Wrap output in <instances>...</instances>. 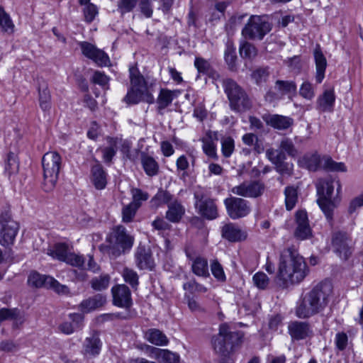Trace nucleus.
Instances as JSON below:
<instances>
[{"label":"nucleus","mask_w":363,"mask_h":363,"mask_svg":"<svg viewBox=\"0 0 363 363\" xmlns=\"http://www.w3.org/2000/svg\"><path fill=\"white\" fill-rule=\"evenodd\" d=\"M308 273L309 269L304 258L296 249L288 247L281 252L276 277L281 288L287 289L300 284Z\"/></svg>","instance_id":"f257e3e1"},{"label":"nucleus","mask_w":363,"mask_h":363,"mask_svg":"<svg viewBox=\"0 0 363 363\" xmlns=\"http://www.w3.org/2000/svg\"><path fill=\"white\" fill-rule=\"evenodd\" d=\"M332 294L330 282H320L298 300L295 309L296 315L306 319L323 312L328 306Z\"/></svg>","instance_id":"f03ea898"},{"label":"nucleus","mask_w":363,"mask_h":363,"mask_svg":"<svg viewBox=\"0 0 363 363\" xmlns=\"http://www.w3.org/2000/svg\"><path fill=\"white\" fill-rule=\"evenodd\" d=\"M135 238L128 233L126 228L120 225L114 227L106 238V245L100 246V250L111 259H116L128 252L133 247Z\"/></svg>","instance_id":"7ed1b4c3"},{"label":"nucleus","mask_w":363,"mask_h":363,"mask_svg":"<svg viewBox=\"0 0 363 363\" xmlns=\"http://www.w3.org/2000/svg\"><path fill=\"white\" fill-rule=\"evenodd\" d=\"M243 334L240 331L232 330L225 323L219 327V333L212 337L211 342L216 353L228 357L239 347Z\"/></svg>","instance_id":"20e7f679"},{"label":"nucleus","mask_w":363,"mask_h":363,"mask_svg":"<svg viewBox=\"0 0 363 363\" xmlns=\"http://www.w3.org/2000/svg\"><path fill=\"white\" fill-rule=\"evenodd\" d=\"M130 88L128 91L124 101L128 104H136L140 101H145L148 104H153L155 98L150 94L147 88L146 82L142 74H140L138 69L130 67L129 69Z\"/></svg>","instance_id":"39448f33"},{"label":"nucleus","mask_w":363,"mask_h":363,"mask_svg":"<svg viewBox=\"0 0 363 363\" xmlns=\"http://www.w3.org/2000/svg\"><path fill=\"white\" fill-rule=\"evenodd\" d=\"M224 91L229 100V105L233 111L241 113L249 110L252 103L247 94L236 82L231 79L223 80Z\"/></svg>","instance_id":"423d86ee"},{"label":"nucleus","mask_w":363,"mask_h":363,"mask_svg":"<svg viewBox=\"0 0 363 363\" xmlns=\"http://www.w3.org/2000/svg\"><path fill=\"white\" fill-rule=\"evenodd\" d=\"M43 186L45 191H51L57 184L62 168V157L55 151L46 152L42 158Z\"/></svg>","instance_id":"0eeeda50"},{"label":"nucleus","mask_w":363,"mask_h":363,"mask_svg":"<svg viewBox=\"0 0 363 363\" xmlns=\"http://www.w3.org/2000/svg\"><path fill=\"white\" fill-rule=\"evenodd\" d=\"M317 193L319 196L318 204L328 220L333 219L334 201L332 195L334 191V181L332 179H320L317 184Z\"/></svg>","instance_id":"6e6552de"},{"label":"nucleus","mask_w":363,"mask_h":363,"mask_svg":"<svg viewBox=\"0 0 363 363\" xmlns=\"http://www.w3.org/2000/svg\"><path fill=\"white\" fill-rule=\"evenodd\" d=\"M272 25L264 16L252 15L242 30V35L250 40H262L270 32Z\"/></svg>","instance_id":"1a4fd4ad"},{"label":"nucleus","mask_w":363,"mask_h":363,"mask_svg":"<svg viewBox=\"0 0 363 363\" xmlns=\"http://www.w3.org/2000/svg\"><path fill=\"white\" fill-rule=\"evenodd\" d=\"M18 229V223L11 218L8 212L2 213L0 217V245L4 247L12 246Z\"/></svg>","instance_id":"9d476101"},{"label":"nucleus","mask_w":363,"mask_h":363,"mask_svg":"<svg viewBox=\"0 0 363 363\" xmlns=\"http://www.w3.org/2000/svg\"><path fill=\"white\" fill-rule=\"evenodd\" d=\"M28 283L29 285L36 288L45 287L52 289L59 294H67L69 293V288L66 285L61 284L50 276L43 275L37 272H33L30 274Z\"/></svg>","instance_id":"9b49d317"},{"label":"nucleus","mask_w":363,"mask_h":363,"mask_svg":"<svg viewBox=\"0 0 363 363\" xmlns=\"http://www.w3.org/2000/svg\"><path fill=\"white\" fill-rule=\"evenodd\" d=\"M227 213L233 220L244 218L251 211L250 203L248 201L238 197H229L224 200Z\"/></svg>","instance_id":"f8f14e48"},{"label":"nucleus","mask_w":363,"mask_h":363,"mask_svg":"<svg viewBox=\"0 0 363 363\" xmlns=\"http://www.w3.org/2000/svg\"><path fill=\"white\" fill-rule=\"evenodd\" d=\"M332 247L340 258L347 259L352 253V240L344 231H336L332 235Z\"/></svg>","instance_id":"ddd939ff"},{"label":"nucleus","mask_w":363,"mask_h":363,"mask_svg":"<svg viewBox=\"0 0 363 363\" xmlns=\"http://www.w3.org/2000/svg\"><path fill=\"white\" fill-rule=\"evenodd\" d=\"M194 198L196 208L201 216L208 220H213L218 216V208L213 199H204L203 195L199 191L194 193Z\"/></svg>","instance_id":"4468645a"},{"label":"nucleus","mask_w":363,"mask_h":363,"mask_svg":"<svg viewBox=\"0 0 363 363\" xmlns=\"http://www.w3.org/2000/svg\"><path fill=\"white\" fill-rule=\"evenodd\" d=\"M135 264L140 270L152 271L155 267L152 253L149 247L140 245L134 254Z\"/></svg>","instance_id":"2eb2a0df"},{"label":"nucleus","mask_w":363,"mask_h":363,"mask_svg":"<svg viewBox=\"0 0 363 363\" xmlns=\"http://www.w3.org/2000/svg\"><path fill=\"white\" fill-rule=\"evenodd\" d=\"M80 48L83 55L94 61L99 66L103 67L109 65L110 60L108 55L91 43L82 42Z\"/></svg>","instance_id":"dca6fc26"},{"label":"nucleus","mask_w":363,"mask_h":363,"mask_svg":"<svg viewBox=\"0 0 363 363\" xmlns=\"http://www.w3.org/2000/svg\"><path fill=\"white\" fill-rule=\"evenodd\" d=\"M264 185L259 182H244L234 186L231 191L234 194L243 197L255 198L260 196L264 191Z\"/></svg>","instance_id":"f3484780"},{"label":"nucleus","mask_w":363,"mask_h":363,"mask_svg":"<svg viewBox=\"0 0 363 363\" xmlns=\"http://www.w3.org/2000/svg\"><path fill=\"white\" fill-rule=\"evenodd\" d=\"M288 330L292 340H301L313 335V330L308 322L292 321L289 323Z\"/></svg>","instance_id":"a211bd4d"},{"label":"nucleus","mask_w":363,"mask_h":363,"mask_svg":"<svg viewBox=\"0 0 363 363\" xmlns=\"http://www.w3.org/2000/svg\"><path fill=\"white\" fill-rule=\"evenodd\" d=\"M114 305L128 308L132 305L131 294L129 288L125 285H118L111 289Z\"/></svg>","instance_id":"6ab92c4d"},{"label":"nucleus","mask_w":363,"mask_h":363,"mask_svg":"<svg viewBox=\"0 0 363 363\" xmlns=\"http://www.w3.org/2000/svg\"><path fill=\"white\" fill-rule=\"evenodd\" d=\"M296 228L294 236L298 240H306L311 235V228L308 223L307 213L305 211H298L296 213Z\"/></svg>","instance_id":"aec40b11"},{"label":"nucleus","mask_w":363,"mask_h":363,"mask_svg":"<svg viewBox=\"0 0 363 363\" xmlns=\"http://www.w3.org/2000/svg\"><path fill=\"white\" fill-rule=\"evenodd\" d=\"M102 342L97 332L94 331L85 338L82 345V353L89 357L98 356L101 350Z\"/></svg>","instance_id":"412c9836"},{"label":"nucleus","mask_w":363,"mask_h":363,"mask_svg":"<svg viewBox=\"0 0 363 363\" xmlns=\"http://www.w3.org/2000/svg\"><path fill=\"white\" fill-rule=\"evenodd\" d=\"M186 255L191 261V271L195 275L205 278L210 276L208 261L206 258L201 256L194 257L187 250L186 251Z\"/></svg>","instance_id":"4be33fe9"},{"label":"nucleus","mask_w":363,"mask_h":363,"mask_svg":"<svg viewBox=\"0 0 363 363\" xmlns=\"http://www.w3.org/2000/svg\"><path fill=\"white\" fill-rule=\"evenodd\" d=\"M335 95L333 89H325L316 100V109L320 112L333 111Z\"/></svg>","instance_id":"5701e85b"},{"label":"nucleus","mask_w":363,"mask_h":363,"mask_svg":"<svg viewBox=\"0 0 363 363\" xmlns=\"http://www.w3.org/2000/svg\"><path fill=\"white\" fill-rule=\"evenodd\" d=\"M313 57L315 64V82L320 84L324 77L327 67V60L325 57L320 45L317 44L313 50Z\"/></svg>","instance_id":"b1692460"},{"label":"nucleus","mask_w":363,"mask_h":363,"mask_svg":"<svg viewBox=\"0 0 363 363\" xmlns=\"http://www.w3.org/2000/svg\"><path fill=\"white\" fill-rule=\"evenodd\" d=\"M221 235L223 238L230 242H240L247 238L246 233L242 231L238 225L232 223L222 227Z\"/></svg>","instance_id":"393cba45"},{"label":"nucleus","mask_w":363,"mask_h":363,"mask_svg":"<svg viewBox=\"0 0 363 363\" xmlns=\"http://www.w3.org/2000/svg\"><path fill=\"white\" fill-rule=\"evenodd\" d=\"M91 180L96 189H104L107 184L106 173L101 164H96L92 166L91 170Z\"/></svg>","instance_id":"a878e982"},{"label":"nucleus","mask_w":363,"mask_h":363,"mask_svg":"<svg viewBox=\"0 0 363 363\" xmlns=\"http://www.w3.org/2000/svg\"><path fill=\"white\" fill-rule=\"evenodd\" d=\"M69 317L72 323L66 321L59 325L60 331L65 335L73 333L75 329H81L84 320V316L79 313H70Z\"/></svg>","instance_id":"bb28decb"},{"label":"nucleus","mask_w":363,"mask_h":363,"mask_svg":"<svg viewBox=\"0 0 363 363\" xmlns=\"http://www.w3.org/2000/svg\"><path fill=\"white\" fill-rule=\"evenodd\" d=\"M267 125L278 130H286L293 124L291 118L284 116L281 115H271L264 118Z\"/></svg>","instance_id":"cd10ccee"},{"label":"nucleus","mask_w":363,"mask_h":363,"mask_svg":"<svg viewBox=\"0 0 363 363\" xmlns=\"http://www.w3.org/2000/svg\"><path fill=\"white\" fill-rule=\"evenodd\" d=\"M185 213L184 207L177 199L168 204L166 218L172 223H178Z\"/></svg>","instance_id":"c85d7f7f"},{"label":"nucleus","mask_w":363,"mask_h":363,"mask_svg":"<svg viewBox=\"0 0 363 363\" xmlns=\"http://www.w3.org/2000/svg\"><path fill=\"white\" fill-rule=\"evenodd\" d=\"M274 89L281 95H288L290 101L296 94V84L294 81L277 80L274 84Z\"/></svg>","instance_id":"c756f323"},{"label":"nucleus","mask_w":363,"mask_h":363,"mask_svg":"<svg viewBox=\"0 0 363 363\" xmlns=\"http://www.w3.org/2000/svg\"><path fill=\"white\" fill-rule=\"evenodd\" d=\"M106 301V297L101 294H96L93 297L84 300L79 305L83 313H89L93 310L103 306Z\"/></svg>","instance_id":"7c9ffc66"},{"label":"nucleus","mask_w":363,"mask_h":363,"mask_svg":"<svg viewBox=\"0 0 363 363\" xmlns=\"http://www.w3.org/2000/svg\"><path fill=\"white\" fill-rule=\"evenodd\" d=\"M145 337L150 343L157 346H165L169 342L167 336L161 330L156 328L147 330Z\"/></svg>","instance_id":"2f4dec72"},{"label":"nucleus","mask_w":363,"mask_h":363,"mask_svg":"<svg viewBox=\"0 0 363 363\" xmlns=\"http://www.w3.org/2000/svg\"><path fill=\"white\" fill-rule=\"evenodd\" d=\"M153 352L160 363H179V355L175 352L155 347Z\"/></svg>","instance_id":"473e14b6"},{"label":"nucleus","mask_w":363,"mask_h":363,"mask_svg":"<svg viewBox=\"0 0 363 363\" xmlns=\"http://www.w3.org/2000/svg\"><path fill=\"white\" fill-rule=\"evenodd\" d=\"M174 99V92L167 89H161L157 99V110L161 111L169 106Z\"/></svg>","instance_id":"72a5a7b5"},{"label":"nucleus","mask_w":363,"mask_h":363,"mask_svg":"<svg viewBox=\"0 0 363 363\" xmlns=\"http://www.w3.org/2000/svg\"><path fill=\"white\" fill-rule=\"evenodd\" d=\"M15 26L10 15L0 6V30L4 33L12 34Z\"/></svg>","instance_id":"f704fd0d"},{"label":"nucleus","mask_w":363,"mask_h":363,"mask_svg":"<svg viewBox=\"0 0 363 363\" xmlns=\"http://www.w3.org/2000/svg\"><path fill=\"white\" fill-rule=\"evenodd\" d=\"M141 163L148 176L153 177L158 174L159 165L153 157L143 154L141 157Z\"/></svg>","instance_id":"c9c22d12"},{"label":"nucleus","mask_w":363,"mask_h":363,"mask_svg":"<svg viewBox=\"0 0 363 363\" xmlns=\"http://www.w3.org/2000/svg\"><path fill=\"white\" fill-rule=\"evenodd\" d=\"M39 91L40 107L44 112L50 111L51 108V95L45 84L40 85Z\"/></svg>","instance_id":"e433bc0d"},{"label":"nucleus","mask_w":363,"mask_h":363,"mask_svg":"<svg viewBox=\"0 0 363 363\" xmlns=\"http://www.w3.org/2000/svg\"><path fill=\"white\" fill-rule=\"evenodd\" d=\"M174 196L169 191L160 189L157 194L151 199L153 206L158 207L164 204H169L174 201Z\"/></svg>","instance_id":"4c0bfd02"},{"label":"nucleus","mask_w":363,"mask_h":363,"mask_svg":"<svg viewBox=\"0 0 363 363\" xmlns=\"http://www.w3.org/2000/svg\"><path fill=\"white\" fill-rule=\"evenodd\" d=\"M117 141L116 138H108L107 142L108 146L101 149L102 157L105 162H111L113 157L117 152Z\"/></svg>","instance_id":"58836bf2"},{"label":"nucleus","mask_w":363,"mask_h":363,"mask_svg":"<svg viewBox=\"0 0 363 363\" xmlns=\"http://www.w3.org/2000/svg\"><path fill=\"white\" fill-rule=\"evenodd\" d=\"M48 254L53 258L65 262L69 254L68 245L63 242L57 243L52 249L48 250Z\"/></svg>","instance_id":"ea45409f"},{"label":"nucleus","mask_w":363,"mask_h":363,"mask_svg":"<svg viewBox=\"0 0 363 363\" xmlns=\"http://www.w3.org/2000/svg\"><path fill=\"white\" fill-rule=\"evenodd\" d=\"M122 277L133 289H137L139 284V276L134 269L125 267L122 272Z\"/></svg>","instance_id":"a19ab883"},{"label":"nucleus","mask_w":363,"mask_h":363,"mask_svg":"<svg viewBox=\"0 0 363 363\" xmlns=\"http://www.w3.org/2000/svg\"><path fill=\"white\" fill-rule=\"evenodd\" d=\"M286 208L290 211L294 208L298 200V193L294 186H287L284 190Z\"/></svg>","instance_id":"79ce46f5"},{"label":"nucleus","mask_w":363,"mask_h":363,"mask_svg":"<svg viewBox=\"0 0 363 363\" xmlns=\"http://www.w3.org/2000/svg\"><path fill=\"white\" fill-rule=\"evenodd\" d=\"M201 142L202 149L204 153L211 159L218 160V157L216 152V145L211 138H203Z\"/></svg>","instance_id":"37998d69"},{"label":"nucleus","mask_w":363,"mask_h":363,"mask_svg":"<svg viewBox=\"0 0 363 363\" xmlns=\"http://www.w3.org/2000/svg\"><path fill=\"white\" fill-rule=\"evenodd\" d=\"M111 277L108 274H101L93 278L91 281V287L96 291H102L108 287Z\"/></svg>","instance_id":"c03bdc74"},{"label":"nucleus","mask_w":363,"mask_h":363,"mask_svg":"<svg viewBox=\"0 0 363 363\" xmlns=\"http://www.w3.org/2000/svg\"><path fill=\"white\" fill-rule=\"evenodd\" d=\"M269 76L268 67H259L255 69L252 74V79L257 84H261L267 82Z\"/></svg>","instance_id":"a18cd8bd"},{"label":"nucleus","mask_w":363,"mask_h":363,"mask_svg":"<svg viewBox=\"0 0 363 363\" xmlns=\"http://www.w3.org/2000/svg\"><path fill=\"white\" fill-rule=\"evenodd\" d=\"M5 171L9 175L16 174L18 171V162L16 155L13 152H9L8 155Z\"/></svg>","instance_id":"49530a36"},{"label":"nucleus","mask_w":363,"mask_h":363,"mask_svg":"<svg viewBox=\"0 0 363 363\" xmlns=\"http://www.w3.org/2000/svg\"><path fill=\"white\" fill-rule=\"evenodd\" d=\"M323 167L328 171L331 172H346L347 168L344 163L337 162L333 160L330 157H326L324 159Z\"/></svg>","instance_id":"de8ad7c7"},{"label":"nucleus","mask_w":363,"mask_h":363,"mask_svg":"<svg viewBox=\"0 0 363 363\" xmlns=\"http://www.w3.org/2000/svg\"><path fill=\"white\" fill-rule=\"evenodd\" d=\"M235 150V142L231 137H225L221 139V152L225 157H230Z\"/></svg>","instance_id":"09e8293b"},{"label":"nucleus","mask_w":363,"mask_h":363,"mask_svg":"<svg viewBox=\"0 0 363 363\" xmlns=\"http://www.w3.org/2000/svg\"><path fill=\"white\" fill-rule=\"evenodd\" d=\"M267 158L273 164H276L281 160H286V155L279 149L269 148L266 150Z\"/></svg>","instance_id":"8fccbe9b"},{"label":"nucleus","mask_w":363,"mask_h":363,"mask_svg":"<svg viewBox=\"0 0 363 363\" xmlns=\"http://www.w3.org/2000/svg\"><path fill=\"white\" fill-rule=\"evenodd\" d=\"M211 270L213 277L219 281L224 282L226 277L222 265L217 259L211 262Z\"/></svg>","instance_id":"3c124183"},{"label":"nucleus","mask_w":363,"mask_h":363,"mask_svg":"<svg viewBox=\"0 0 363 363\" xmlns=\"http://www.w3.org/2000/svg\"><path fill=\"white\" fill-rule=\"evenodd\" d=\"M301 162L303 163L307 169L311 171H315L320 165V157L318 155L304 156Z\"/></svg>","instance_id":"603ef678"},{"label":"nucleus","mask_w":363,"mask_h":363,"mask_svg":"<svg viewBox=\"0 0 363 363\" xmlns=\"http://www.w3.org/2000/svg\"><path fill=\"white\" fill-rule=\"evenodd\" d=\"M252 281L254 285L259 289L264 290L267 288L269 284V279L266 274L259 272L252 277Z\"/></svg>","instance_id":"864d4df0"},{"label":"nucleus","mask_w":363,"mask_h":363,"mask_svg":"<svg viewBox=\"0 0 363 363\" xmlns=\"http://www.w3.org/2000/svg\"><path fill=\"white\" fill-rule=\"evenodd\" d=\"M299 94L303 99L311 101L315 96V90L312 84L304 82L300 86Z\"/></svg>","instance_id":"5fc2aeb1"},{"label":"nucleus","mask_w":363,"mask_h":363,"mask_svg":"<svg viewBox=\"0 0 363 363\" xmlns=\"http://www.w3.org/2000/svg\"><path fill=\"white\" fill-rule=\"evenodd\" d=\"M183 289L189 291L191 294L194 293H206L208 289L203 285L198 283L195 279H191L183 284Z\"/></svg>","instance_id":"6e6d98bb"},{"label":"nucleus","mask_w":363,"mask_h":363,"mask_svg":"<svg viewBox=\"0 0 363 363\" xmlns=\"http://www.w3.org/2000/svg\"><path fill=\"white\" fill-rule=\"evenodd\" d=\"M279 148L284 153L286 152L289 155L295 157L297 155V150L294 146L293 141L287 138H283L279 144Z\"/></svg>","instance_id":"4d7b16f0"},{"label":"nucleus","mask_w":363,"mask_h":363,"mask_svg":"<svg viewBox=\"0 0 363 363\" xmlns=\"http://www.w3.org/2000/svg\"><path fill=\"white\" fill-rule=\"evenodd\" d=\"M65 262L71 266L82 269L84 267L85 258L82 255L69 253Z\"/></svg>","instance_id":"13d9d810"},{"label":"nucleus","mask_w":363,"mask_h":363,"mask_svg":"<svg viewBox=\"0 0 363 363\" xmlns=\"http://www.w3.org/2000/svg\"><path fill=\"white\" fill-rule=\"evenodd\" d=\"M91 80L94 84H99L104 89H108L109 78L102 72L95 71Z\"/></svg>","instance_id":"bf43d9fd"},{"label":"nucleus","mask_w":363,"mask_h":363,"mask_svg":"<svg viewBox=\"0 0 363 363\" xmlns=\"http://www.w3.org/2000/svg\"><path fill=\"white\" fill-rule=\"evenodd\" d=\"M138 208L135 203H131L124 206L122 211L123 221L125 223L132 221Z\"/></svg>","instance_id":"052dcab7"},{"label":"nucleus","mask_w":363,"mask_h":363,"mask_svg":"<svg viewBox=\"0 0 363 363\" xmlns=\"http://www.w3.org/2000/svg\"><path fill=\"white\" fill-rule=\"evenodd\" d=\"M84 21L87 23L92 22L98 14V8L94 4H88L83 8Z\"/></svg>","instance_id":"680f3d73"},{"label":"nucleus","mask_w":363,"mask_h":363,"mask_svg":"<svg viewBox=\"0 0 363 363\" xmlns=\"http://www.w3.org/2000/svg\"><path fill=\"white\" fill-rule=\"evenodd\" d=\"M276 171L281 175L291 176L293 174L294 165L292 163L286 162L284 160H281L276 164Z\"/></svg>","instance_id":"e2e57ef3"},{"label":"nucleus","mask_w":363,"mask_h":363,"mask_svg":"<svg viewBox=\"0 0 363 363\" xmlns=\"http://www.w3.org/2000/svg\"><path fill=\"white\" fill-rule=\"evenodd\" d=\"M240 53L242 57L252 58L257 55V50L251 43L245 42L240 48Z\"/></svg>","instance_id":"0e129e2a"},{"label":"nucleus","mask_w":363,"mask_h":363,"mask_svg":"<svg viewBox=\"0 0 363 363\" xmlns=\"http://www.w3.org/2000/svg\"><path fill=\"white\" fill-rule=\"evenodd\" d=\"M133 201L131 203H135L137 207L140 208L141 202L148 199L149 194L147 192L143 191L140 189H133L132 190Z\"/></svg>","instance_id":"69168bd1"},{"label":"nucleus","mask_w":363,"mask_h":363,"mask_svg":"<svg viewBox=\"0 0 363 363\" xmlns=\"http://www.w3.org/2000/svg\"><path fill=\"white\" fill-rule=\"evenodd\" d=\"M194 66L199 74H207L211 69L210 63L202 57H197L194 61Z\"/></svg>","instance_id":"338daca9"},{"label":"nucleus","mask_w":363,"mask_h":363,"mask_svg":"<svg viewBox=\"0 0 363 363\" xmlns=\"http://www.w3.org/2000/svg\"><path fill=\"white\" fill-rule=\"evenodd\" d=\"M236 59L235 49L228 45L225 51V60L231 69L235 67Z\"/></svg>","instance_id":"774afa93"}]
</instances>
